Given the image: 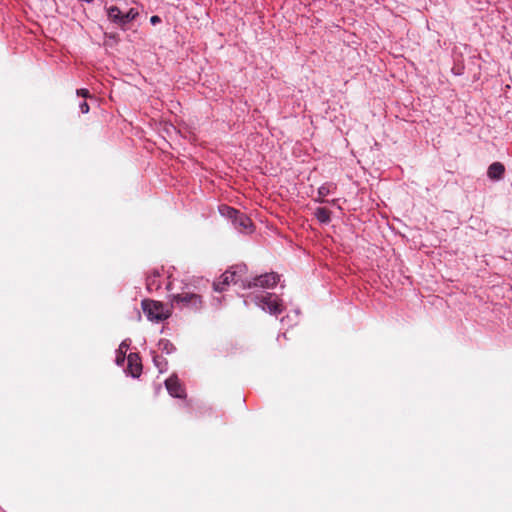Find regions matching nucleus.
Instances as JSON below:
<instances>
[{
	"instance_id": "14",
	"label": "nucleus",
	"mask_w": 512,
	"mask_h": 512,
	"mask_svg": "<svg viewBox=\"0 0 512 512\" xmlns=\"http://www.w3.org/2000/svg\"><path fill=\"white\" fill-rule=\"evenodd\" d=\"M231 211H237V210L232 207H228V206H224L221 209L222 214H225L228 218H230L232 220V222H234L235 216L231 213Z\"/></svg>"
},
{
	"instance_id": "2",
	"label": "nucleus",
	"mask_w": 512,
	"mask_h": 512,
	"mask_svg": "<svg viewBox=\"0 0 512 512\" xmlns=\"http://www.w3.org/2000/svg\"><path fill=\"white\" fill-rule=\"evenodd\" d=\"M172 305L179 308H188L192 311H200L203 308V298L201 295L189 291H183L172 295Z\"/></svg>"
},
{
	"instance_id": "7",
	"label": "nucleus",
	"mask_w": 512,
	"mask_h": 512,
	"mask_svg": "<svg viewBox=\"0 0 512 512\" xmlns=\"http://www.w3.org/2000/svg\"><path fill=\"white\" fill-rule=\"evenodd\" d=\"M231 213L235 216L233 224L236 229L247 233L252 231V221L246 214L240 211H231Z\"/></svg>"
},
{
	"instance_id": "17",
	"label": "nucleus",
	"mask_w": 512,
	"mask_h": 512,
	"mask_svg": "<svg viewBox=\"0 0 512 512\" xmlns=\"http://www.w3.org/2000/svg\"><path fill=\"white\" fill-rule=\"evenodd\" d=\"M80 110H81V112H82L83 114L88 113V112H89V105H88V103H87V102H85V101H84V102H82V103L80 104Z\"/></svg>"
},
{
	"instance_id": "12",
	"label": "nucleus",
	"mask_w": 512,
	"mask_h": 512,
	"mask_svg": "<svg viewBox=\"0 0 512 512\" xmlns=\"http://www.w3.org/2000/svg\"><path fill=\"white\" fill-rule=\"evenodd\" d=\"M336 186L331 183H326L319 187L318 189V199L316 201L318 202H324V198L331 193L332 190H334Z\"/></svg>"
},
{
	"instance_id": "8",
	"label": "nucleus",
	"mask_w": 512,
	"mask_h": 512,
	"mask_svg": "<svg viewBox=\"0 0 512 512\" xmlns=\"http://www.w3.org/2000/svg\"><path fill=\"white\" fill-rule=\"evenodd\" d=\"M128 371L133 377H138L142 371V364L136 353L128 355Z\"/></svg>"
},
{
	"instance_id": "15",
	"label": "nucleus",
	"mask_w": 512,
	"mask_h": 512,
	"mask_svg": "<svg viewBox=\"0 0 512 512\" xmlns=\"http://www.w3.org/2000/svg\"><path fill=\"white\" fill-rule=\"evenodd\" d=\"M123 347H124V344H121L117 351L118 355H117L116 361H117V364H119V365L124 361V358H125V352L123 351Z\"/></svg>"
},
{
	"instance_id": "13",
	"label": "nucleus",
	"mask_w": 512,
	"mask_h": 512,
	"mask_svg": "<svg viewBox=\"0 0 512 512\" xmlns=\"http://www.w3.org/2000/svg\"><path fill=\"white\" fill-rule=\"evenodd\" d=\"M138 15H139V12L136 9H134V8H130L127 12H125L124 13V18H122V20H124L125 26L128 23H130L133 20H135Z\"/></svg>"
},
{
	"instance_id": "4",
	"label": "nucleus",
	"mask_w": 512,
	"mask_h": 512,
	"mask_svg": "<svg viewBox=\"0 0 512 512\" xmlns=\"http://www.w3.org/2000/svg\"><path fill=\"white\" fill-rule=\"evenodd\" d=\"M254 301L256 305L263 310L268 311L270 314L278 315L283 311V304L281 299L272 293H265L255 296Z\"/></svg>"
},
{
	"instance_id": "10",
	"label": "nucleus",
	"mask_w": 512,
	"mask_h": 512,
	"mask_svg": "<svg viewBox=\"0 0 512 512\" xmlns=\"http://www.w3.org/2000/svg\"><path fill=\"white\" fill-rule=\"evenodd\" d=\"M505 173V167L500 162L492 163L487 171V175L491 180H500L503 178Z\"/></svg>"
},
{
	"instance_id": "5",
	"label": "nucleus",
	"mask_w": 512,
	"mask_h": 512,
	"mask_svg": "<svg viewBox=\"0 0 512 512\" xmlns=\"http://www.w3.org/2000/svg\"><path fill=\"white\" fill-rule=\"evenodd\" d=\"M280 278L276 273H266L255 277L252 281L243 283V288L261 287V288H273L277 285Z\"/></svg>"
},
{
	"instance_id": "11",
	"label": "nucleus",
	"mask_w": 512,
	"mask_h": 512,
	"mask_svg": "<svg viewBox=\"0 0 512 512\" xmlns=\"http://www.w3.org/2000/svg\"><path fill=\"white\" fill-rule=\"evenodd\" d=\"M315 217L321 222V223H328L330 222V216L331 212L325 207H318L314 212Z\"/></svg>"
},
{
	"instance_id": "16",
	"label": "nucleus",
	"mask_w": 512,
	"mask_h": 512,
	"mask_svg": "<svg viewBox=\"0 0 512 512\" xmlns=\"http://www.w3.org/2000/svg\"><path fill=\"white\" fill-rule=\"evenodd\" d=\"M77 95L81 96V97H84V98L91 97L90 92L87 89H78L77 90Z\"/></svg>"
},
{
	"instance_id": "9",
	"label": "nucleus",
	"mask_w": 512,
	"mask_h": 512,
	"mask_svg": "<svg viewBox=\"0 0 512 512\" xmlns=\"http://www.w3.org/2000/svg\"><path fill=\"white\" fill-rule=\"evenodd\" d=\"M107 16L110 21L117 24L121 28L125 27L124 20V12H122L117 6H110L107 8Z\"/></svg>"
},
{
	"instance_id": "18",
	"label": "nucleus",
	"mask_w": 512,
	"mask_h": 512,
	"mask_svg": "<svg viewBox=\"0 0 512 512\" xmlns=\"http://www.w3.org/2000/svg\"><path fill=\"white\" fill-rule=\"evenodd\" d=\"M150 22L155 25L161 22V18L157 15H154L150 18Z\"/></svg>"
},
{
	"instance_id": "3",
	"label": "nucleus",
	"mask_w": 512,
	"mask_h": 512,
	"mask_svg": "<svg viewBox=\"0 0 512 512\" xmlns=\"http://www.w3.org/2000/svg\"><path fill=\"white\" fill-rule=\"evenodd\" d=\"M143 311L151 321L160 322L171 315V311L163 305V303L155 300L145 299L142 301Z\"/></svg>"
},
{
	"instance_id": "6",
	"label": "nucleus",
	"mask_w": 512,
	"mask_h": 512,
	"mask_svg": "<svg viewBox=\"0 0 512 512\" xmlns=\"http://www.w3.org/2000/svg\"><path fill=\"white\" fill-rule=\"evenodd\" d=\"M165 386L169 394L176 398H185L186 392L179 379L176 376H170L165 381Z\"/></svg>"
},
{
	"instance_id": "1",
	"label": "nucleus",
	"mask_w": 512,
	"mask_h": 512,
	"mask_svg": "<svg viewBox=\"0 0 512 512\" xmlns=\"http://www.w3.org/2000/svg\"><path fill=\"white\" fill-rule=\"evenodd\" d=\"M246 272V266L245 265H237L235 267H232L230 270L225 271L220 278L213 283V288L217 292H222L226 289L227 286H229L231 283L237 284L238 282L246 283L244 280H242L243 274Z\"/></svg>"
}]
</instances>
